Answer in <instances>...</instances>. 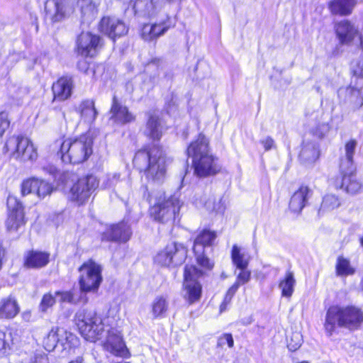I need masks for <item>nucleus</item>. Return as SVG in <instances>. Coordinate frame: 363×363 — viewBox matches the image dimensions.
Segmentation results:
<instances>
[{
	"label": "nucleus",
	"mask_w": 363,
	"mask_h": 363,
	"mask_svg": "<svg viewBox=\"0 0 363 363\" xmlns=\"http://www.w3.org/2000/svg\"><path fill=\"white\" fill-rule=\"evenodd\" d=\"M144 135L157 143H146L136 149L133 155V169L148 182L161 183L167 174V163L164 147L159 143L163 135L161 118L150 114L145 123Z\"/></svg>",
	"instance_id": "nucleus-1"
},
{
	"label": "nucleus",
	"mask_w": 363,
	"mask_h": 363,
	"mask_svg": "<svg viewBox=\"0 0 363 363\" xmlns=\"http://www.w3.org/2000/svg\"><path fill=\"white\" fill-rule=\"evenodd\" d=\"M186 155L191 160V167L196 178L214 177L222 171L219 158L211 149L209 138L202 132L188 144Z\"/></svg>",
	"instance_id": "nucleus-2"
},
{
	"label": "nucleus",
	"mask_w": 363,
	"mask_h": 363,
	"mask_svg": "<svg viewBox=\"0 0 363 363\" xmlns=\"http://www.w3.org/2000/svg\"><path fill=\"white\" fill-rule=\"evenodd\" d=\"M55 143L56 156L65 164H82L94 155V140L89 133L77 136L63 135Z\"/></svg>",
	"instance_id": "nucleus-3"
},
{
	"label": "nucleus",
	"mask_w": 363,
	"mask_h": 363,
	"mask_svg": "<svg viewBox=\"0 0 363 363\" xmlns=\"http://www.w3.org/2000/svg\"><path fill=\"white\" fill-rule=\"evenodd\" d=\"M363 326V310L355 305H332L326 311L323 324L328 336L337 333L339 328L350 332L359 330Z\"/></svg>",
	"instance_id": "nucleus-4"
},
{
	"label": "nucleus",
	"mask_w": 363,
	"mask_h": 363,
	"mask_svg": "<svg viewBox=\"0 0 363 363\" xmlns=\"http://www.w3.org/2000/svg\"><path fill=\"white\" fill-rule=\"evenodd\" d=\"M183 201L179 193L167 194L165 192L157 196L154 203L148 208V216L154 222L160 224H174L179 220Z\"/></svg>",
	"instance_id": "nucleus-5"
},
{
	"label": "nucleus",
	"mask_w": 363,
	"mask_h": 363,
	"mask_svg": "<svg viewBox=\"0 0 363 363\" xmlns=\"http://www.w3.org/2000/svg\"><path fill=\"white\" fill-rule=\"evenodd\" d=\"M6 216L4 220L7 234L20 238L25 231L28 218L23 202L16 195L9 194L6 201Z\"/></svg>",
	"instance_id": "nucleus-6"
},
{
	"label": "nucleus",
	"mask_w": 363,
	"mask_h": 363,
	"mask_svg": "<svg viewBox=\"0 0 363 363\" xmlns=\"http://www.w3.org/2000/svg\"><path fill=\"white\" fill-rule=\"evenodd\" d=\"M94 311L82 310L74 316V323L81 336L86 340L95 342L105 331V320Z\"/></svg>",
	"instance_id": "nucleus-7"
},
{
	"label": "nucleus",
	"mask_w": 363,
	"mask_h": 363,
	"mask_svg": "<svg viewBox=\"0 0 363 363\" xmlns=\"http://www.w3.org/2000/svg\"><path fill=\"white\" fill-rule=\"evenodd\" d=\"M4 151L21 162H33L38 157L37 147L32 140L23 135H14L7 138Z\"/></svg>",
	"instance_id": "nucleus-8"
},
{
	"label": "nucleus",
	"mask_w": 363,
	"mask_h": 363,
	"mask_svg": "<svg viewBox=\"0 0 363 363\" xmlns=\"http://www.w3.org/2000/svg\"><path fill=\"white\" fill-rule=\"evenodd\" d=\"M77 270L80 291L84 294L97 292L103 281L102 266L93 258H89L83 262Z\"/></svg>",
	"instance_id": "nucleus-9"
},
{
	"label": "nucleus",
	"mask_w": 363,
	"mask_h": 363,
	"mask_svg": "<svg viewBox=\"0 0 363 363\" xmlns=\"http://www.w3.org/2000/svg\"><path fill=\"white\" fill-rule=\"evenodd\" d=\"M188 247L182 242H172L160 250L154 257V262L162 267H178L188 257Z\"/></svg>",
	"instance_id": "nucleus-10"
},
{
	"label": "nucleus",
	"mask_w": 363,
	"mask_h": 363,
	"mask_svg": "<svg viewBox=\"0 0 363 363\" xmlns=\"http://www.w3.org/2000/svg\"><path fill=\"white\" fill-rule=\"evenodd\" d=\"M105 47V41L99 34L91 31H82L76 38L74 53L84 58H95Z\"/></svg>",
	"instance_id": "nucleus-11"
},
{
	"label": "nucleus",
	"mask_w": 363,
	"mask_h": 363,
	"mask_svg": "<svg viewBox=\"0 0 363 363\" xmlns=\"http://www.w3.org/2000/svg\"><path fill=\"white\" fill-rule=\"evenodd\" d=\"M330 184L336 190H340L349 196H357L363 193V182L357 176L355 167L348 169L340 167L337 174L330 179Z\"/></svg>",
	"instance_id": "nucleus-12"
},
{
	"label": "nucleus",
	"mask_w": 363,
	"mask_h": 363,
	"mask_svg": "<svg viewBox=\"0 0 363 363\" xmlns=\"http://www.w3.org/2000/svg\"><path fill=\"white\" fill-rule=\"evenodd\" d=\"M99 186V179L94 174H87L79 178L71 186L69 200L78 206L86 205Z\"/></svg>",
	"instance_id": "nucleus-13"
},
{
	"label": "nucleus",
	"mask_w": 363,
	"mask_h": 363,
	"mask_svg": "<svg viewBox=\"0 0 363 363\" xmlns=\"http://www.w3.org/2000/svg\"><path fill=\"white\" fill-rule=\"evenodd\" d=\"M201 274V271L194 267H188L183 269L182 289L184 291V298L189 305L200 301L203 294V286L199 281L201 277L196 276Z\"/></svg>",
	"instance_id": "nucleus-14"
},
{
	"label": "nucleus",
	"mask_w": 363,
	"mask_h": 363,
	"mask_svg": "<svg viewBox=\"0 0 363 363\" xmlns=\"http://www.w3.org/2000/svg\"><path fill=\"white\" fill-rule=\"evenodd\" d=\"M175 26V19L170 16H166L159 21L142 23L139 28V35L145 42H155Z\"/></svg>",
	"instance_id": "nucleus-15"
},
{
	"label": "nucleus",
	"mask_w": 363,
	"mask_h": 363,
	"mask_svg": "<svg viewBox=\"0 0 363 363\" xmlns=\"http://www.w3.org/2000/svg\"><path fill=\"white\" fill-rule=\"evenodd\" d=\"M132 235V228L128 222L125 220H121L107 225L106 229L100 235V240L105 243L124 244L130 240Z\"/></svg>",
	"instance_id": "nucleus-16"
},
{
	"label": "nucleus",
	"mask_w": 363,
	"mask_h": 363,
	"mask_svg": "<svg viewBox=\"0 0 363 363\" xmlns=\"http://www.w3.org/2000/svg\"><path fill=\"white\" fill-rule=\"evenodd\" d=\"M98 31L108 37L111 41H116L128 33L129 28L121 18L113 16H103L97 23Z\"/></svg>",
	"instance_id": "nucleus-17"
},
{
	"label": "nucleus",
	"mask_w": 363,
	"mask_h": 363,
	"mask_svg": "<svg viewBox=\"0 0 363 363\" xmlns=\"http://www.w3.org/2000/svg\"><path fill=\"white\" fill-rule=\"evenodd\" d=\"M74 89L75 82L72 75L65 74L58 77L50 86L52 103H63L70 100Z\"/></svg>",
	"instance_id": "nucleus-18"
},
{
	"label": "nucleus",
	"mask_w": 363,
	"mask_h": 363,
	"mask_svg": "<svg viewBox=\"0 0 363 363\" xmlns=\"http://www.w3.org/2000/svg\"><path fill=\"white\" fill-rule=\"evenodd\" d=\"M340 104H348L353 111H357L363 106V83L351 81L346 86L337 90Z\"/></svg>",
	"instance_id": "nucleus-19"
},
{
	"label": "nucleus",
	"mask_w": 363,
	"mask_h": 363,
	"mask_svg": "<svg viewBox=\"0 0 363 363\" xmlns=\"http://www.w3.org/2000/svg\"><path fill=\"white\" fill-rule=\"evenodd\" d=\"M103 347L115 357L123 359H129L131 357L121 332L116 329L111 328L107 330V336Z\"/></svg>",
	"instance_id": "nucleus-20"
},
{
	"label": "nucleus",
	"mask_w": 363,
	"mask_h": 363,
	"mask_svg": "<svg viewBox=\"0 0 363 363\" xmlns=\"http://www.w3.org/2000/svg\"><path fill=\"white\" fill-rule=\"evenodd\" d=\"M51 260V254L39 249L26 250L22 259V266L26 269L38 270L46 267Z\"/></svg>",
	"instance_id": "nucleus-21"
},
{
	"label": "nucleus",
	"mask_w": 363,
	"mask_h": 363,
	"mask_svg": "<svg viewBox=\"0 0 363 363\" xmlns=\"http://www.w3.org/2000/svg\"><path fill=\"white\" fill-rule=\"evenodd\" d=\"M109 112L111 119L120 125L130 124L136 121V116L129 110L127 106L123 105L116 95L112 96Z\"/></svg>",
	"instance_id": "nucleus-22"
},
{
	"label": "nucleus",
	"mask_w": 363,
	"mask_h": 363,
	"mask_svg": "<svg viewBox=\"0 0 363 363\" xmlns=\"http://www.w3.org/2000/svg\"><path fill=\"white\" fill-rule=\"evenodd\" d=\"M67 18L66 0H46L45 18L52 24L61 23Z\"/></svg>",
	"instance_id": "nucleus-23"
},
{
	"label": "nucleus",
	"mask_w": 363,
	"mask_h": 363,
	"mask_svg": "<svg viewBox=\"0 0 363 363\" xmlns=\"http://www.w3.org/2000/svg\"><path fill=\"white\" fill-rule=\"evenodd\" d=\"M334 31L340 45H350L359 35L358 30L348 19H343L334 24Z\"/></svg>",
	"instance_id": "nucleus-24"
},
{
	"label": "nucleus",
	"mask_w": 363,
	"mask_h": 363,
	"mask_svg": "<svg viewBox=\"0 0 363 363\" xmlns=\"http://www.w3.org/2000/svg\"><path fill=\"white\" fill-rule=\"evenodd\" d=\"M311 194V190L308 186L300 185L289 199V211L293 214L300 215L307 205Z\"/></svg>",
	"instance_id": "nucleus-25"
},
{
	"label": "nucleus",
	"mask_w": 363,
	"mask_h": 363,
	"mask_svg": "<svg viewBox=\"0 0 363 363\" xmlns=\"http://www.w3.org/2000/svg\"><path fill=\"white\" fill-rule=\"evenodd\" d=\"M20 311L21 306L15 295L9 294L0 298V320H13Z\"/></svg>",
	"instance_id": "nucleus-26"
},
{
	"label": "nucleus",
	"mask_w": 363,
	"mask_h": 363,
	"mask_svg": "<svg viewBox=\"0 0 363 363\" xmlns=\"http://www.w3.org/2000/svg\"><path fill=\"white\" fill-rule=\"evenodd\" d=\"M192 252L196 265L194 264H186L184 265V269L190 266L194 267L196 269L201 272V274L196 275L201 277H203L206 273L211 272L213 269L215 267V262L207 255L205 250L192 249Z\"/></svg>",
	"instance_id": "nucleus-27"
},
{
	"label": "nucleus",
	"mask_w": 363,
	"mask_h": 363,
	"mask_svg": "<svg viewBox=\"0 0 363 363\" xmlns=\"http://www.w3.org/2000/svg\"><path fill=\"white\" fill-rule=\"evenodd\" d=\"M357 0H330L327 7L333 16H347L352 13Z\"/></svg>",
	"instance_id": "nucleus-28"
},
{
	"label": "nucleus",
	"mask_w": 363,
	"mask_h": 363,
	"mask_svg": "<svg viewBox=\"0 0 363 363\" xmlns=\"http://www.w3.org/2000/svg\"><path fill=\"white\" fill-rule=\"evenodd\" d=\"M95 104V100L93 99H84L79 102L76 112L84 122L90 124L95 122L98 116Z\"/></svg>",
	"instance_id": "nucleus-29"
},
{
	"label": "nucleus",
	"mask_w": 363,
	"mask_h": 363,
	"mask_svg": "<svg viewBox=\"0 0 363 363\" xmlns=\"http://www.w3.org/2000/svg\"><path fill=\"white\" fill-rule=\"evenodd\" d=\"M217 236L216 230H211L208 228L201 229L198 232L194 240L192 249L205 250L206 247L213 246Z\"/></svg>",
	"instance_id": "nucleus-30"
},
{
	"label": "nucleus",
	"mask_w": 363,
	"mask_h": 363,
	"mask_svg": "<svg viewBox=\"0 0 363 363\" xmlns=\"http://www.w3.org/2000/svg\"><path fill=\"white\" fill-rule=\"evenodd\" d=\"M320 155V151L318 146L311 143L301 145L298 155V159L302 164H314Z\"/></svg>",
	"instance_id": "nucleus-31"
},
{
	"label": "nucleus",
	"mask_w": 363,
	"mask_h": 363,
	"mask_svg": "<svg viewBox=\"0 0 363 363\" xmlns=\"http://www.w3.org/2000/svg\"><path fill=\"white\" fill-rule=\"evenodd\" d=\"M341 205V199L335 194L328 193L323 196L320 204L318 213L323 216L328 212H330L337 208Z\"/></svg>",
	"instance_id": "nucleus-32"
},
{
	"label": "nucleus",
	"mask_w": 363,
	"mask_h": 363,
	"mask_svg": "<svg viewBox=\"0 0 363 363\" xmlns=\"http://www.w3.org/2000/svg\"><path fill=\"white\" fill-rule=\"evenodd\" d=\"M335 272L338 277H347L354 275L356 269L352 265L350 259L343 255H339L336 259Z\"/></svg>",
	"instance_id": "nucleus-33"
},
{
	"label": "nucleus",
	"mask_w": 363,
	"mask_h": 363,
	"mask_svg": "<svg viewBox=\"0 0 363 363\" xmlns=\"http://www.w3.org/2000/svg\"><path fill=\"white\" fill-rule=\"evenodd\" d=\"M296 285V279L294 272L291 270H287L284 277L279 281V287L281 289V296L289 298L291 297Z\"/></svg>",
	"instance_id": "nucleus-34"
},
{
	"label": "nucleus",
	"mask_w": 363,
	"mask_h": 363,
	"mask_svg": "<svg viewBox=\"0 0 363 363\" xmlns=\"http://www.w3.org/2000/svg\"><path fill=\"white\" fill-rule=\"evenodd\" d=\"M169 311V303L163 296H157L151 304V312L155 319L164 318Z\"/></svg>",
	"instance_id": "nucleus-35"
},
{
	"label": "nucleus",
	"mask_w": 363,
	"mask_h": 363,
	"mask_svg": "<svg viewBox=\"0 0 363 363\" xmlns=\"http://www.w3.org/2000/svg\"><path fill=\"white\" fill-rule=\"evenodd\" d=\"M230 258L233 265L237 269L247 268L250 257L241 251V249L236 245H233L230 251Z\"/></svg>",
	"instance_id": "nucleus-36"
},
{
	"label": "nucleus",
	"mask_w": 363,
	"mask_h": 363,
	"mask_svg": "<svg viewBox=\"0 0 363 363\" xmlns=\"http://www.w3.org/2000/svg\"><path fill=\"white\" fill-rule=\"evenodd\" d=\"M55 190V188L52 183L45 179L38 178L35 194L38 198L45 199L46 196H50Z\"/></svg>",
	"instance_id": "nucleus-37"
},
{
	"label": "nucleus",
	"mask_w": 363,
	"mask_h": 363,
	"mask_svg": "<svg viewBox=\"0 0 363 363\" xmlns=\"http://www.w3.org/2000/svg\"><path fill=\"white\" fill-rule=\"evenodd\" d=\"M55 295L56 296H60V301L61 303H69L72 304H76L77 303L82 302L84 304H86L88 302V298L84 296L83 297H80L78 299L74 298V291L72 290L68 291H56L55 292Z\"/></svg>",
	"instance_id": "nucleus-38"
},
{
	"label": "nucleus",
	"mask_w": 363,
	"mask_h": 363,
	"mask_svg": "<svg viewBox=\"0 0 363 363\" xmlns=\"http://www.w3.org/2000/svg\"><path fill=\"white\" fill-rule=\"evenodd\" d=\"M38 178L36 177H30L22 180L20 184L21 196H26L31 194H35Z\"/></svg>",
	"instance_id": "nucleus-39"
},
{
	"label": "nucleus",
	"mask_w": 363,
	"mask_h": 363,
	"mask_svg": "<svg viewBox=\"0 0 363 363\" xmlns=\"http://www.w3.org/2000/svg\"><path fill=\"white\" fill-rule=\"evenodd\" d=\"M57 303L56 295L52 291L45 293L39 303V311L42 313H46L49 309L52 308Z\"/></svg>",
	"instance_id": "nucleus-40"
},
{
	"label": "nucleus",
	"mask_w": 363,
	"mask_h": 363,
	"mask_svg": "<svg viewBox=\"0 0 363 363\" xmlns=\"http://www.w3.org/2000/svg\"><path fill=\"white\" fill-rule=\"evenodd\" d=\"M238 289L239 287L233 284V285L227 290L219 306V312L220 313L228 309V306L231 303V301Z\"/></svg>",
	"instance_id": "nucleus-41"
},
{
	"label": "nucleus",
	"mask_w": 363,
	"mask_h": 363,
	"mask_svg": "<svg viewBox=\"0 0 363 363\" xmlns=\"http://www.w3.org/2000/svg\"><path fill=\"white\" fill-rule=\"evenodd\" d=\"M99 3L94 0H82L81 10L84 14L95 16L99 12Z\"/></svg>",
	"instance_id": "nucleus-42"
},
{
	"label": "nucleus",
	"mask_w": 363,
	"mask_h": 363,
	"mask_svg": "<svg viewBox=\"0 0 363 363\" xmlns=\"http://www.w3.org/2000/svg\"><path fill=\"white\" fill-rule=\"evenodd\" d=\"M76 67L79 72L86 75L91 73L94 76L96 74L94 67H91V62L87 60V58L83 57V59L78 60Z\"/></svg>",
	"instance_id": "nucleus-43"
},
{
	"label": "nucleus",
	"mask_w": 363,
	"mask_h": 363,
	"mask_svg": "<svg viewBox=\"0 0 363 363\" xmlns=\"http://www.w3.org/2000/svg\"><path fill=\"white\" fill-rule=\"evenodd\" d=\"M239 269L240 272L236 276L235 281L233 283V284L238 287H240L241 285L246 284L251 279V271L250 269L247 268Z\"/></svg>",
	"instance_id": "nucleus-44"
},
{
	"label": "nucleus",
	"mask_w": 363,
	"mask_h": 363,
	"mask_svg": "<svg viewBox=\"0 0 363 363\" xmlns=\"http://www.w3.org/2000/svg\"><path fill=\"white\" fill-rule=\"evenodd\" d=\"M356 146L357 141L354 139L349 140L345 145V157L351 165H352L354 163V154Z\"/></svg>",
	"instance_id": "nucleus-45"
},
{
	"label": "nucleus",
	"mask_w": 363,
	"mask_h": 363,
	"mask_svg": "<svg viewBox=\"0 0 363 363\" xmlns=\"http://www.w3.org/2000/svg\"><path fill=\"white\" fill-rule=\"evenodd\" d=\"M225 344L229 348L234 347V340L231 333H225L218 337L217 347H223Z\"/></svg>",
	"instance_id": "nucleus-46"
},
{
	"label": "nucleus",
	"mask_w": 363,
	"mask_h": 363,
	"mask_svg": "<svg viewBox=\"0 0 363 363\" xmlns=\"http://www.w3.org/2000/svg\"><path fill=\"white\" fill-rule=\"evenodd\" d=\"M11 121L9 113L5 111H0V137L2 138L6 130L9 128Z\"/></svg>",
	"instance_id": "nucleus-47"
},
{
	"label": "nucleus",
	"mask_w": 363,
	"mask_h": 363,
	"mask_svg": "<svg viewBox=\"0 0 363 363\" xmlns=\"http://www.w3.org/2000/svg\"><path fill=\"white\" fill-rule=\"evenodd\" d=\"M328 131V126L326 123H318L311 130V133L313 136L322 139L325 136Z\"/></svg>",
	"instance_id": "nucleus-48"
},
{
	"label": "nucleus",
	"mask_w": 363,
	"mask_h": 363,
	"mask_svg": "<svg viewBox=\"0 0 363 363\" xmlns=\"http://www.w3.org/2000/svg\"><path fill=\"white\" fill-rule=\"evenodd\" d=\"M9 348L10 345L7 337L6 331L0 329V357L4 356Z\"/></svg>",
	"instance_id": "nucleus-49"
},
{
	"label": "nucleus",
	"mask_w": 363,
	"mask_h": 363,
	"mask_svg": "<svg viewBox=\"0 0 363 363\" xmlns=\"http://www.w3.org/2000/svg\"><path fill=\"white\" fill-rule=\"evenodd\" d=\"M363 80V61H359L356 63L352 70V78L351 81H357L362 83Z\"/></svg>",
	"instance_id": "nucleus-50"
},
{
	"label": "nucleus",
	"mask_w": 363,
	"mask_h": 363,
	"mask_svg": "<svg viewBox=\"0 0 363 363\" xmlns=\"http://www.w3.org/2000/svg\"><path fill=\"white\" fill-rule=\"evenodd\" d=\"M61 328L58 326L52 327L48 333V338L52 341L55 347L60 342V331Z\"/></svg>",
	"instance_id": "nucleus-51"
},
{
	"label": "nucleus",
	"mask_w": 363,
	"mask_h": 363,
	"mask_svg": "<svg viewBox=\"0 0 363 363\" xmlns=\"http://www.w3.org/2000/svg\"><path fill=\"white\" fill-rule=\"evenodd\" d=\"M177 107V103L176 96L173 93L171 94L170 97L167 99L165 104H164V109L167 113H169L172 111L174 108Z\"/></svg>",
	"instance_id": "nucleus-52"
},
{
	"label": "nucleus",
	"mask_w": 363,
	"mask_h": 363,
	"mask_svg": "<svg viewBox=\"0 0 363 363\" xmlns=\"http://www.w3.org/2000/svg\"><path fill=\"white\" fill-rule=\"evenodd\" d=\"M260 143L263 145L265 151H269L275 147L274 141L270 136H267L265 139L262 140Z\"/></svg>",
	"instance_id": "nucleus-53"
},
{
	"label": "nucleus",
	"mask_w": 363,
	"mask_h": 363,
	"mask_svg": "<svg viewBox=\"0 0 363 363\" xmlns=\"http://www.w3.org/2000/svg\"><path fill=\"white\" fill-rule=\"evenodd\" d=\"M30 363H50L47 355L38 354L35 355Z\"/></svg>",
	"instance_id": "nucleus-54"
},
{
	"label": "nucleus",
	"mask_w": 363,
	"mask_h": 363,
	"mask_svg": "<svg viewBox=\"0 0 363 363\" xmlns=\"http://www.w3.org/2000/svg\"><path fill=\"white\" fill-rule=\"evenodd\" d=\"M6 250L3 246L1 243H0V270H1L4 263L6 260Z\"/></svg>",
	"instance_id": "nucleus-55"
},
{
	"label": "nucleus",
	"mask_w": 363,
	"mask_h": 363,
	"mask_svg": "<svg viewBox=\"0 0 363 363\" xmlns=\"http://www.w3.org/2000/svg\"><path fill=\"white\" fill-rule=\"evenodd\" d=\"M161 63H162V59L161 58H160V57H153V58L149 60L147 62L146 65L147 66L154 65L156 67H160Z\"/></svg>",
	"instance_id": "nucleus-56"
},
{
	"label": "nucleus",
	"mask_w": 363,
	"mask_h": 363,
	"mask_svg": "<svg viewBox=\"0 0 363 363\" xmlns=\"http://www.w3.org/2000/svg\"><path fill=\"white\" fill-rule=\"evenodd\" d=\"M23 320L26 322H29L32 318V312L30 310L25 311L21 314Z\"/></svg>",
	"instance_id": "nucleus-57"
},
{
	"label": "nucleus",
	"mask_w": 363,
	"mask_h": 363,
	"mask_svg": "<svg viewBox=\"0 0 363 363\" xmlns=\"http://www.w3.org/2000/svg\"><path fill=\"white\" fill-rule=\"evenodd\" d=\"M68 363H84V358L82 356H77L74 359L68 362Z\"/></svg>",
	"instance_id": "nucleus-58"
},
{
	"label": "nucleus",
	"mask_w": 363,
	"mask_h": 363,
	"mask_svg": "<svg viewBox=\"0 0 363 363\" xmlns=\"http://www.w3.org/2000/svg\"><path fill=\"white\" fill-rule=\"evenodd\" d=\"M289 347L290 348V350H296L300 346H301V343L299 342H296V344L291 345V343H289Z\"/></svg>",
	"instance_id": "nucleus-59"
},
{
	"label": "nucleus",
	"mask_w": 363,
	"mask_h": 363,
	"mask_svg": "<svg viewBox=\"0 0 363 363\" xmlns=\"http://www.w3.org/2000/svg\"><path fill=\"white\" fill-rule=\"evenodd\" d=\"M359 45L361 47L362 49H363V37H360V40H359Z\"/></svg>",
	"instance_id": "nucleus-60"
},
{
	"label": "nucleus",
	"mask_w": 363,
	"mask_h": 363,
	"mask_svg": "<svg viewBox=\"0 0 363 363\" xmlns=\"http://www.w3.org/2000/svg\"><path fill=\"white\" fill-rule=\"evenodd\" d=\"M111 363H131L130 362H125V361H118V362H113Z\"/></svg>",
	"instance_id": "nucleus-61"
},
{
	"label": "nucleus",
	"mask_w": 363,
	"mask_h": 363,
	"mask_svg": "<svg viewBox=\"0 0 363 363\" xmlns=\"http://www.w3.org/2000/svg\"><path fill=\"white\" fill-rule=\"evenodd\" d=\"M297 363H309L308 361H301V362H297Z\"/></svg>",
	"instance_id": "nucleus-62"
}]
</instances>
